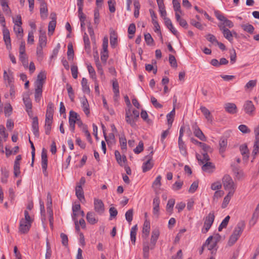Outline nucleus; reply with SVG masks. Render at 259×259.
<instances>
[{
	"instance_id": "nucleus-1",
	"label": "nucleus",
	"mask_w": 259,
	"mask_h": 259,
	"mask_svg": "<svg viewBox=\"0 0 259 259\" xmlns=\"http://www.w3.org/2000/svg\"><path fill=\"white\" fill-rule=\"evenodd\" d=\"M139 111L136 109H134L132 111V114L131 112V108H128L125 110V121L132 127H134L136 126V122L137 121L139 117Z\"/></svg>"
},
{
	"instance_id": "nucleus-2",
	"label": "nucleus",
	"mask_w": 259,
	"mask_h": 259,
	"mask_svg": "<svg viewBox=\"0 0 259 259\" xmlns=\"http://www.w3.org/2000/svg\"><path fill=\"white\" fill-rule=\"evenodd\" d=\"M214 213L213 211L210 212L208 215L204 218V226L201 230V232L203 234L206 233L210 229L214 222Z\"/></svg>"
},
{
	"instance_id": "nucleus-3",
	"label": "nucleus",
	"mask_w": 259,
	"mask_h": 259,
	"mask_svg": "<svg viewBox=\"0 0 259 259\" xmlns=\"http://www.w3.org/2000/svg\"><path fill=\"white\" fill-rule=\"evenodd\" d=\"M222 183L224 189L229 191L235 192L236 185L235 184L232 178L228 175H225L222 179Z\"/></svg>"
},
{
	"instance_id": "nucleus-4",
	"label": "nucleus",
	"mask_w": 259,
	"mask_h": 259,
	"mask_svg": "<svg viewBox=\"0 0 259 259\" xmlns=\"http://www.w3.org/2000/svg\"><path fill=\"white\" fill-rule=\"evenodd\" d=\"M204 245L207 247V249L210 251L211 254L215 255L218 250L217 243L213 241V236H209L205 241Z\"/></svg>"
},
{
	"instance_id": "nucleus-5",
	"label": "nucleus",
	"mask_w": 259,
	"mask_h": 259,
	"mask_svg": "<svg viewBox=\"0 0 259 259\" xmlns=\"http://www.w3.org/2000/svg\"><path fill=\"white\" fill-rule=\"evenodd\" d=\"M3 78L7 87L14 84V73L11 70H4Z\"/></svg>"
},
{
	"instance_id": "nucleus-6",
	"label": "nucleus",
	"mask_w": 259,
	"mask_h": 259,
	"mask_svg": "<svg viewBox=\"0 0 259 259\" xmlns=\"http://www.w3.org/2000/svg\"><path fill=\"white\" fill-rule=\"evenodd\" d=\"M153 154V151L152 150L150 154L146 156L148 158V159L143 163L142 165V171L143 172H146L149 171L154 166V163L152 161V155Z\"/></svg>"
},
{
	"instance_id": "nucleus-7",
	"label": "nucleus",
	"mask_w": 259,
	"mask_h": 259,
	"mask_svg": "<svg viewBox=\"0 0 259 259\" xmlns=\"http://www.w3.org/2000/svg\"><path fill=\"white\" fill-rule=\"evenodd\" d=\"M245 227V222L243 221H240L238 223L236 227L235 228L232 235L239 239Z\"/></svg>"
},
{
	"instance_id": "nucleus-8",
	"label": "nucleus",
	"mask_w": 259,
	"mask_h": 259,
	"mask_svg": "<svg viewBox=\"0 0 259 259\" xmlns=\"http://www.w3.org/2000/svg\"><path fill=\"white\" fill-rule=\"evenodd\" d=\"M31 227V224L30 223H26L23 221V219L20 221L19 226V233L21 234H26L28 233Z\"/></svg>"
},
{
	"instance_id": "nucleus-9",
	"label": "nucleus",
	"mask_w": 259,
	"mask_h": 259,
	"mask_svg": "<svg viewBox=\"0 0 259 259\" xmlns=\"http://www.w3.org/2000/svg\"><path fill=\"white\" fill-rule=\"evenodd\" d=\"M3 38L5 41L6 48L9 50L11 49V41L9 29L6 27H4L3 30Z\"/></svg>"
},
{
	"instance_id": "nucleus-10",
	"label": "nucleus",
	"mask_w": 259,
	"mask_h": 259,
	"mask_svg": "<svg viewBox=\"0 0 259 259\" xmlns=\"http://www.w3.org/2000/svg\"><path fill=\"white\" fill-rule=\"evenodd\" d=\"M94 209L99 214H102L104 211V205L101 199H94Z\"/></svg>"
},
{
	"instance_id": "nucleus-11",
	"label": "nucleus",
	"mask_w": 259,
	"mask_h": 259,
	"mask_svg": "<svg viewBox=\"0 0 259 259\" xmlns=\"http://www.w3.org/2000/svg\"><path fill=\"white\" fill-rule=\"evenodd\" d=\"M218 26L222 31L224 36L230 42H232L233 40L232 32L228 28L225 27V26H223V24H219Z\"/></svg>"
},
{
	"instance_id": "nucleus-12",
	"label": "nucleus",
	"mask_w": 259,
	"mask_h": 259,
	"mask_svg": "<svg viewBox=\"0 0 259 259\" xmlns=\"http://www.w3.org/2000/svg\"><path fill=\"white\" fill-rule=\"evenodd\" d=\"M32 131L35 137L38 138L39 136L38 120L37 116L32 118Z\"/></svg>"
},
{
	"instance_id": "nucleus-13",
	"label": "nucleus",
	"mask_w": 259,
	"mask_h": 259,
	"mask_svg": "<svg viewBox=\"0 0 259 259\" xmlns=\"http://www.w3.org/2000/svg\"><path fill=\"white\" fill-rule=\"evenodd\" d=\"M243 109L246 114L252 115L255 110V107L252 101H247L243 105Z\"/></svg>"
},
{
	"instance_id": "nucleus-14",
	"label": "nucleus",
	"mask_w": 259,
	"mask_h": 259,
	"mask_svg": "<svg viewBox=\"0 0 259 259\" xmlns=\"http://www.w3.org/2000/svg\"><path fill=\"white\" fill-rule=\"evenodd\" d=\"M159 234L160 232L159 229H156L152 231L150 240L151 249L154 248L156 243L159 238Z\"/></svg>"
},
{
	"instance_id": "nucleus-15",
	"label": "nucleus",
	"mask_w": 259,
	"mask_h": 259,
	"mask_svg": "<svg viewBox=\"0 0 259 259\" xmlns=\"http://www.w3.org/2000/svg\"><path fill=\"white\" fill-rule=\"evenodd\" d=\"M22 159L21 155L16 156L14 165V174L15 177H18L20 174V161Z\"/></svg>"
},
{
	"instance_id": "nucleus-16",
	"label": "nucleus",
	"mask_w": 259,
	"mask_h": 259,
	"mask_svg": "<svg viewBox=\"0 0 259 259\" xmlns=\"http://www.w3.org/2000/svg\"><path fill=\"white\" fill-rule=\"evenodd\" d=\"M178 147L180 153L184 157H187L188 155L187 146L183 139L178 140Z\"/></svg>"
},
{
	"instance_id": "nucleus-17",
	"label": "nucleus",
	"mask_w": 259,
	"mask_h": 259,
	"mask_svg": "<svg viewBox=\"0 0 259 259\" xmlns=\"http://www.w3.org/2000/svg\"><path fill=\"white\" fill-rule=\"evenodd\" d=\"M40 15L42 20L46 19L48 16V10L46 3H40Z\"/></svg>"
},
{
	"instance_id": "nucleus-18",
	"label": "nucleus",
	"mask_w": 259,
	"mask_h": 259,
	"mask_svg": "<svg viewBox=\"0 0 259 259\" xmlns=\"http://www.w3.org/2000/svg\"><path fill=\"white\" fill-rule=\"evenodd\" d=\"M54 112V104L50 102L47 106L46 118L47 119H53V115Z\"/></svg>"
},
{
	"instance_id": "nucleus-19",
	"label": "nucleus",
	"mask_w": 259,
	"mask_h": 259,
	"mask_svg": "<svg viewBox=\"0 0 259 259\" xmlns=\"http://www.w3.org/2000/svg\"><path fill=\"white\" fill-rule=\"evenodd\" d=\"M225 109L226 112L231 114H235L237 112V106L234 103H228L226 104Z\"/></svg>"
},
{
	"instance_id": "nucleus-20",
	"label": "nucleus",
	"mask_w": 259,
	"mask_h": 259,
	"mask_svg": "<svg viewBox=\"0 0 259 259\" xmlns=\"http://www.w3.org/2000/svg\"><path fill=\"white\" fill-rule=\"evenodd\" d=\"M239 150L243 156V160H247L249 157V151L246 144H244L240 146Z\"/></svg>"
},
{
	"instance_id": "nucleus-21",
	"label": "nucleus",
	"mask_w": 259,
	"mask_h": 259,
	"mask_svg": "<svg viewBox=\"0 0 259 259\" xmlns=\"http://www.w3.org/2000/svg\"><path fill=\"white\" fill-rule=\"evenodd\" d=\"M259 217V202L257 205L253 214L251 220L249 221V225L254 226L256 223Z\"/></svg>"
},
{
	"instance_id": "nucleus-22",
	"label": "nucleus",
	"mask_w": 259,
	"mask_h": 259,
	"mask_svg": "<svg viewBox=\"0 0 259 259\" xmlns=\"http://www.w3.org/2000/svg\"><path fill=\"white\" fill-rule=\"evenodd\" d=\"M81 107L85 115L88 116L90 113L89 104L87 98L84 97L81 99Z\"/></svg>"
},
{
	"instance_id": "nucleus-23",
	"label": "nucleus",
	"mask_w": 259,
	"mask_h": 259,
	"mask_svg": "<svg viewBox=\"0 0 259 259\" xmlns=\"http://www.w3.org/2000/svg\"><path fill=\"white\" fill-rule=\"evenodd\" d=\"M47 44V36L45 31L39 30L38 46L45 47Z\"/></svg>"
},
{
	"instance_id": "nucleus-24",
	"label": "nucleus",
	"mask_w": 259,
	"mask_h": 259,
	"mask_svg": "<svg viewBox=\"0 0 259 259\" xmlns=\"http://www.w3.org/2000/svg\"><path fill=\"white\" fill-rule=\"evenodd\" d=\"M86 219L87 222L91 225H94L98 221V218H95V214L93 211H89L87 213Z\"/></svg>"
},
{
	"instance_id": "nucleus-25",
	"label": "nucleus",
	"mask_w": 259,
	"mask_h": 259,
	"mask_svg": "<svg viewBox=\"0 0 259 259\" xmlns=\"http://www.w3.org/2000/svg\"><path fill=\"white\" fill-rule=\"evenodd\" d=\"M46 73L43 72H40L37 76V80L35 82V86L41 85L40 87H42L43 84H44V81L46 80Z\"/></svg>"
},
{
	"instance_id": "nucleus-26",
	"label": "nucleus",
	"mask_w": 259,
	"mask_h": 259,
	"mask_svg": "<svg viewBox=\"0 0 259 259\" xmlns=\"http://www.w3.org/2000/svg\"><path fill=\"white\" fill-rule=\"evenodd\" d=\"M201 112L205 117V118L210 122L212 121L213 117L210 113L209 110L204 106H201L200 108Z\"/></svg>"
},
{
	"instance_id": "nucleus-27",
	"label": "nucleus",
	"mask_w": 259,
	"mask_h": 259,
	"mask_svg": "<svg viewBox=\"0 0 259 259\" xmlns=\"http://www.w3.org/2000/svg\"><path fill=\"white\" fill-rule=\"evenodd\" d=\"M110 43L112 48H115L117 45V35L114 31L110 32Z\"/></svg>"
},
{
	"instance_id": "nucleus-28",
	"label": "nucleus",
	"mask_w": 259,
	"mask_h": 259,
	"mask_svg": "<svg viewBox=\"0 0 259 259\" xmlns=\"http://www.w3.org/2000/svg\"><path fill=\"white\" fill-rule=\"evenodd\" d=\"M75 195L77 198L81 202L82 200H84V192L82 187L80 185H76L75 188Z\"/></svg>"
},
{
	"instance_id": "nucleus-29",
	"label": "nucleus",
	"mask_w": 259,
	"mask_h": 259,
	"mask_svg": "<svg viewBox=\"0 0 259 259\" xmlns=\"http://www.w3.org/2000/svg\"><path fill=\"white\" fill-rule=\"evenodd\" d=\"M41 85H38L35 87L34 97L35 100L36 102H39L41 97L42 96V87H40Z\"/></svg>"
},
{
	"instance_id": "nucleus-30",
	"label": "nucleus",
	"mask_w": 259,
	"mask_h": 259,
	"mask_svg": "<svg viewBox=\"0 0 259 259\" xmlns=\"http://www.w3.org/2000/svg\"><path fill=\"white\" fill-rule=\"evenodd\" d=\"M175 16L177 21L179 23L181 26L185 29H187L188 28V24L187 21L181 17L179 13H175Z\"/></svg>"
},
{
	"instance_id": "nucleus-31",
	"label": "nucleus",
	"mask_w": 259,
	"mask_h": 259,
	"mask_svg": "<svg viewBox=\"0 0 259 259\" xmlns=\"http://www.w3.org/2000/svg\"><path fill=\"white\" fill-rule=\"evenodd\" d=\"M234 195V191H229L227 195L224 197L223 203L222 204V208H225L229 204L232 197Z\"/></svg>"
},
{
	"instance_id": "nucleus-32",
	"label": "nucleus",
	"mask_w": 259,
	"mask_h": 259,
	"mask_svg": "<svg viewBox=\"0 0 259 259\" xmlns=\"http://www.w3.org/2000/svg\"><path fill=\"white\" fill-rule=\"evenodd\" d=\"M1 182L6 184L7 183L8 178L9 176V171L6 167H4L1 168Z\"/></svg>"
},
{
	"instance_id": "nucleus-33",
	"label": "nucleus",
	"mask_w": 259,
	"mask_h": 259,
	"mask_svg": "<svg viewBox=\"0 0 259 259\" xmlns=\"http://www.w3.org/2000/svg\"><path fill=\"white\" fill-rule=\"evenodd\" d=\"M227 144V139L226 138L222 137L221 138L219 141L220 152L221 153H223L225 151Z\"/></svg>"
},
{
	"instance_id": "nucleus-34",
	"label": "nucleus",
	"mask_w": 259,
	"mask_h": 259,
	"mask_svg": "<svg viewBox=\"0 0 259 259\" xmlns=\"http://www.w3.org/2000/svg\"><path fill=\"white\" fill-rule=\"evenodd\" d=\"M41 166H48V156L47 151L45 148H43L41 155Z\"/></svg>"
},
{
	"instance_id": "nucleus-35",
	"label": "nucleus",
	"mask_w": 259,
	"mask_h": 259,
	"mask_svg": "<svg viewBox=\"0 0 259 259\" xmlns=\"http://www.w3.org/2000/svg\"><path fill=\"white\" fill-rule=\"evenodd\" d=\"M258 153H259V140L255 139L252 152L253 159L251 160V162L255 158V156Z\"/></svg>"
},
{
	"instance_id": "nucleus-36",
	"label": "nucleus",
	"mask_w": 259,
	"mask_h": 259,
	"mask_svg": "<svg viewBox=\"0 0 259 259\" xmlns=\"http://www.w3.org/2000/svg\"><path fill=\"white\" fill-rule=\"evenodd\" d=\"M138 230L137 225L134 226L131 230L130 236H131V240L133 244H135L136 240V235L137 232Z\"/></svg>"
},
{
	"instance_id": "nucleus-37",
	"label": "nucleus",
	"mask_w": 259,
	"mask_h": 259,
	"mask_svg": "<svg viewBox=\"0 0 259 259\" xmlns=\"http://www.w3.org/2000/svg\"><path fill=\"white\" fill-rule=\"evenodd\" d=\"M194 135L197 137L198 139H199L201 141H206V138L202 132V131L199 128L197 127L195 128L194 131Z\"/></svg>"
},
{
	"instance_id": "nucleus-38",
	"label": "nucleus",
	"mask_w": 259,
	"mask_h": 259,
	"mask_svg": "<svg viewBox=\"0 0 259 259\" xmlns=\"http://www.w3.org/2000/svg\"><path fill=\"white\" fill-rule=\"evenodd\" d=\"M52 122H53V119L46 118L45 130V133L47 135H49L50 134L51 128H52Z\"/></svg>"
},
{
	"instance_id": "nucleus-39",
	"label": "nucleus",
	"mask_w": 259,
	"mask_h": 259,
	"mask_svg": "<svg viewBox=\"0 0 259 259\" xmlns=\"http://www.w3.org/2000/svg\"><path fill=\"white\" fill-rule=\"evenodd\" d=\"M208 152H203L202 153V154L203 155V158L201 159L199 158V157H200V155L198 154H196V158L198 161L201 164H203L205 162H209L208 161L210 160V158L209 155L207 154Z\"/></svg>"
},
{
	"instance_id": "nucleus-40",
	"label": "nucleus",
	"mask_w": 259,
	"mask_h": 259,
	"mask_svg": "<svg viewBox=\"0 0 259 259\" xmlns=\"http://www.w3.org/2000/svg\"><path fill=\"white\" fill-rule=\"evenodd\" d=\"M134 16L135 18H138L139 16L140 9L141 8V5L139 0H134Z\"/></svg>"
},
{
	"instance_id": "nucleus-41",
	"label": "nucleus",
	"mask_w": 259,
	"mask_h": 259,
	"mask_svg": "<svg viewBox=\"0 0 259 259\" xmlns=\"http://www.w3.org/2000/svg\"><path fill=\"white\" fill-rule=\"evenodd\" d=\"M175 115V107H174L173 109L166 115V118L167 120V123L170 127H171L172 123L174 120V117Z\"/></svg>"
},
{
	"instance_id": "nucleus-42",
	"label": "nucleus",
	"mask_w": 259,
	"mask_h": 259,
	"mask_svg": "<svg viewBox=\"0 0 259 259\" xmlns=\"http://www.w3.org/2000/svg\"><path fill=\"white\" fill-rule=\"evenodd\" d=\"M19 60L22 63L23 66L25 68L28 67V57L26 55V53H23L22 54H19Z\"/></svg>"
},
{
	"instance_id": "nucleus-43",
	"label": "nucleus",
	"mask_w": 259,
	"mask_h": 259,
	"mask_svg": "<svg viewBox=\"0 0 259 259\" xmlns=\"http://www.w3.org/2000/svg\"><path fill=\"white\" fill-rule=\"evenodd\" d=\"M150 230V222L149 221L146 220L144 222L143 228V233L145 234L147 236H148Z\"/></svg>"
},
{
	"instance_id": "nucleus-44",
	"label": "nucleus",
	"mask_w": 259,
	"mask_h": 259,
	"mask_svg": "<svg viewBox=\"0 0 259 259\" xmlns=\"http://www.w3.org/2000/svg\"><path fill=\"white\" fill-rule=\"evenodd\" d=\"M215 168L214 165L210 162H207L204 163L202 166V169L204 171L206 172H211V169H214Z\"/></svg>"
},
{
	"instance_id": "nucleus-45",
	"label": "nucleus",
	"mask_w": 259,
	"mask_h": 259,
	"mask_svg": "<svg viewBox=\"0 0 259 259\" xmlns=\"http://www.w3.org/2000/svg\"><path fill=\"white\" fill-rule=\"evenodd\" d=\"M230 217L229 215H227L226 218L223 220L221 224L219 225L218 228V231L221 232L224 228H226L229 222Z\"/></svg>"
},
{
	"instance_id": "nucleus-46",
	"label": "nucleus",
	"mask_w": 259,
	"mask_h": 259,
	"mask_svg": "<svg viewBox=\"0 0 259 259\" xmlns=\"http://www.w3.org/2000/svg\"><path fill=\"white\" fill-rule=\"evenodd\" d=\"M66 89L67 90L69 98H70V99L71 101H73L75 96H74V92L73 90L72 87L71 85L68 83H67L66 84Z\"/></svg>"
},
{
	"instance_id": "nucleus-47",
	"label": "nucleus",
	"mask_w": 259,
	"mask_h": 259,
	"mask_svg": "<svg viewBox=\"0 0 259 259\" xmlns=\"http://www.w3.org/2000/svg\"><path fill=\"white\" fill-rule=\"evenodd\" d=\"M81 83L82 85V91L84 93H89L90 92V89L89 85L88 84V80L85 78H82Z\"/></svg>"
},
{
	"instance_id": "nucleus-48",
	"label": "nucleus",
	"mask_w": 259,
	"mask_h": 259,
	"mask_svg": "<svg viewBox=\"0 0 259 259\" xmlns=\"http://www.w3.org/2000/svg\"><path fill=\"white\" fill-rule=\"evenodd\" d=\"M56 26V17L52 18V20L49 23L48 31L49 33L51 32V34L53 33L55 30Z\"/></svg>"
},
{
	"instance_id": "nucleus-49",
	"label": "nucleus",
	"mask_w": 259,
	"mask_h": 259,
	"mask_svg": "<svg viewBox=\"0 0 259 259\" xmlns=\"http://www.w3.org/2000/svg\"><path fill=\"white\" fill-rule=\"evenodd\" d=\"M232 170L235 176L237 179L240 180L243 178V172L242 170L239 169L237 167H233Z\"/></svg>"
},
{
	"instance_id": "nucleus-50",
	"label": "nucleus",
	"mask_w": 259,
	"mask_h": 259,
	"mask_svg": "<svg viewBox=\"0 0 259 259\" xmlns=\"http://www.w3.org/2000/svg\"><path fill=\"white\" fill-rule=\"evenodd\" d=\"M113 91L115 97L119 96V84L116 79L113 80L112 82Z\"/></svg>"
},
{
	"instance_id": "nucleus-51",
	"label": "nucleus",
	"mask_w": 259,
	"mask_h": 259,
	"mask_svg": "<svg viewBox=\"0 0 259 259\" xmlns=\"http://www.w3.org/2000/svg\"><path fill=\"white\" fill-rule=\"evenodd\" d=\"M88 32L90 35L92 41L93 42H96V37H95V35L94 33V31L93 27L91 25V23L90 22H89L88 25Z\"/></svg>"
},
{
	"instance_id": "nucleus-52",
	"label": "nucleus",
	"mask_w": 259,
	"mask_h": 259,
	"mask_svg": "<svg viewBox=\"0 0 259 259\" xmlns=\"http://www.w3.org/2000/svg\"><path fill=\"white\" fill-rule=\"evenodd\" d=\"M256 82L257 80L256 79L249 80L244 87L245 90H252L256 86Z\"/></svg>"
},
{
	"instance_id": "nucleus-53",
	"label": "nucleus",
	"mask_w": 259,
	"mask_h": 259,
	"mask_svg": "<svg viewBox=\"0 0 259 259\" xmlns=\"http://www.w3.org/2000/svg\"><path fill=\"white\" fill-rule=\"evenodd\" d=\"M175 203V201L174 199H169L166 205V210L167 212L171 213L172 212L173 207Z\"/></svg>"
},
{
	"instance_id": "nucleus-54",
	"label": "nucleus",
	"mask_w": 259,
	"mask_h": 259,
	"mask_svg": "<svg viewBox=\"0 0 259 259\" xmlns=\"http://www.w3.org/2000/svg\"><path fill=\"white\" fill-rule=\"evenodd\" d=\"M83 39L85 50H87V49L90 50L91 48L90 41L89 39V37L86 32H84V33L83 34Z\"/></svg>"
},
{
	"instance_id": "nucleus-55",
	"label": "nucleus",
	"mask_w": 259,
	"mask_h": 259,
	"mask_svg": "<svg viewBox=\"0 0 259 259\" xmlns=\"http://www.w3.org/2000/svg\"><path fill=\"white\" fill-rule=\"evenodd\" d=\"M119 143L121 150H126L127 146V141L124 135L119 137Z\"/></svg>"
},
{
	"instance_id": "nucleus-56",
	"label": "nucleus",
	"mask_w": 259,
	"mask_h": 259,
	"mask_svg": "<svg viewBox=\"0 0 259 259\" xmlns=\"http://www.w3.org/2000/svg\"><path fill=\"white\" fill-rule=\"evenodd\" d=\"M161 176L160 175H158L156 179L155 180V181L153 182V184H152V188L153 189H157V188H159L161 185Z\"/></svg>"
},
{
	"instance_id": "nucleus-57",
	"label": "nucleus",
	"mask_w": 259,
	"mask_h": 259,
	"mask_svg": "<svg viewBox=\"0 0 259 259\" xmlns=\"http://www.w3.org/2000/svg\"><path fill=\"white\" fill-rule=\"evenodd\" d=\"M46 247H47V250H46V253L45 255V258L46 259H50L52 255V250L50 244L48 241V239L47 240L46 243Z\"/></svg>"
},
{
	"instance_id": "nucleus-58",
	"label": "nucleus",
	"mask_w": 259,
	"mask_h": 259,
	"mask_svg": "<svg viewBox=\"0 0 259 259\" xmlns=\"http://www.w3.org/2000/svg\"><path fill=\"white\" fill-rule=\"evenodd\" d=\"M80 204H76L75 205H73L72 206V219L73 220H75L76 219V217L77 215V212L79 210H80Z\"/></svg>"
},
{
	"instance_id": "nucleus-59",
	"label": "nucleus",
	"mask_w": 259,
	"mask_h": 259,
	"mask_svg": "<svg viewBox=\"0 0 259 259\" xmlns=\"http://www.w3.org/2000/svg\"><path fill=\"white\" fill-rule=\"evenodd\" d=\"M172 4L174 7V11L177 13L179 12L180 13H182V11L181 10V5L178 0H172Z\"/></svg>"
},
{
	"instance_id": "nucleus-60",
	"label": "nucleus",
	"mask_w": 259,
	"mask_h": 259,
	"mask_svg": "<svg viewBox=\"0 0 259 259\" xmlns=\"http://www.w3.org/2000/svg\"><path fill=\"white\" fill-rule=\"evenodd\" d=\"M125 217L126 220L129 223H131V222L132 221L133 218V209H130L129 210H128L125 214Z\"/></svg>"
},
{
	"instance_id": "nucleus-61",
	"label": "nucleus",
	"mask_w": 259,
	"mask_h": 259,
	"mask_svg": "<svg viewBox=\"0 0 259 259\" xmlns=\"http://www.w3.org/2000/svg\"><path fill=\"white\" fill-rule=\"evenodd\" d=\"M224 194V192L222 190H218L216 191L212 197V200L213 201H217L218 199L222 197Z\"/></svg>"
},
{
	"instance_id": "nucleus-62",
	"label": "nucleus",
	"mask_w": 259,
	"mask_h": 259,
	"mask_svg": "<svg viewBox=\"0 0 259 259\" xmlns=\"http://www.w3.org/2000/svg\"><path fill=\"white\" fill-rule=\"evenodd\" d=\"M200 147L202 148V149L203 151V152H212V149L209 146V145H207L206 144L204 143L201 142V143L200 144Z\"/></svg>"
},
{
	"instance_id": "nucleus-63",
	"label": "nucleus",
	"mask_w": 259,
	"mask_h": 259,
	"mask_svg": "<svg viewBox=\"0 0 259 259\" xmlns=\"http://www.w3.org/2000/svg\"><path fill=\"white\" fill-rule=\"evenodd\" d=\"M74 55V51L73 49V46L71 44H69L68 45V50H67V56L68 60H70L73 59Z\"/></svg>"
},
{
	"instance_id": "nucleus-64",
	"label": "nucleus",
	"mask_w": 259,
	"mask_h": 259,
	"mask_svg": "<svg viewBox=\"0 0 259 259\" xmlns=\"http://www.w3.org/2000/svg\"><path fill=\"white\" fill-rule=\"evenodd\" d=\"M108 5L109 6V10L111 13H114L115 12V5L116 2L114 0H109L108 1Z\"/></svg>"
}]
</instances>
